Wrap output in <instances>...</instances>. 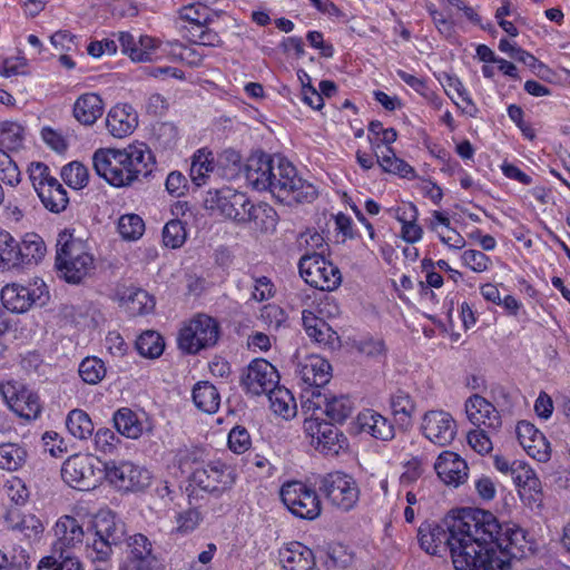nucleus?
<instances>
[{
    "label": "nucleus",
    "instance_id": "36",
    "mask_svg": "<svg viewBox=\"0 0 570 570\" xmlns=\"http://www.w3.org/2000/svg\"><path fill=\"white\" fill-rule=\"evenodd\" d=\"M268 396L273 412L284 419H289L296 413V403L291 391L279 386L271 389L265 393Z\"/></svg>",
    "mask_w": 570,
    "mask_h": 570
},
{
    "label": "nucleus",
    "instance_id": "28",
    "mask_svg": "<svg viewBox=\"0 0 570 570\" xmlns=\"http://www.w3.org/2000/svg\"><path fill=\"white\" fill-rule=\"evenodd\" d=\"M331 370L332 366L325 358L312 355L299 365L298 374L305 384L314 387L312 392L317 393L322 386L330 382L332 377Z\"/></svg>",
    "mask_w": 570,
    "mask_h": 570
},
{
    "label": "nucleus",
    "instance_id": "32",
    "mask_svg": "<svg viewBox=\"0 0 570 570\" xmlns=\"http://www.w3.org/2000/svg\"><path fill=\"white\" fill-rule=\"evenodd\" d=\"M4 522L8 529L17 531L28 539L37 538L43 531L42 523L36 515H21L18 509H8Z\"/></svg>",
    "mask_w": 570,
    "mask_h": 570
},
{
    "label": "nucleus",
    "instance_id": "25",
    "mask_svg": "<svg viewBox=\"0 0 570 570\" xmlns=\"http://www.w3.org/2000/svg\"><path fill=\"white\" fill-rule=\"evenodd\" d=\"M274 155H269L262 150L252 153L244 165V174L246 181L254 189L258 191H265L268 175L271 174V164L273 163Z\"/></svg>",
    "mask_w": 570,
    "mask_h": 570
},
{
    "label": "nucleus",
    "instance_id": "42",
    "mask_svg": "<svg viewBox=\"0 0 570 570\" xmlns=\"http://www.w3.org/2000/svg\"><path fill=\"white\" fill-rule=\"evenodd\" d=\"M19 243L6 230L0 232V272L19 266Z\"/></svg>",
    "mask_w": 570,
    "mask_h": 570
},
{
    "label": "nucleus",
    "instance_id": "63",
    "mask_svg": "<svg viewBox=\"0 0 570 570\" xmlns=\"http://www.w3.org/2000/svg\"><path fill=\"white\" fill-rule=\"evenodd\" d=\"M522 448L528 455L538 462H547L550 459V444L543 433L531 439V441L523 444Z\"/></svg>",
    "mask_w": 570,
    "mask_h": 570
},
{
    "label": "nucleus",
    "instance_id": "26",
    "mask_svg": "<svg viewBox=\"0 0 570 570\" xmlns=\"http://www.w3.org/2000/svg\"><path fill=\"white\" fill-rule=\"evenodd\" d=\"M357 425L361 432L370 434L372 438L387 442L394 439L395 429L393 423L379 412L366 409L358 413Z\"/></svg>",
    "mask_w": 570,
    "mask_h": 570
},
{
    "label": "nucleus",
    "instance_id": "59",
    "mask_svg": "<svg viewBox=\"0 0 570 570\" xmlns=\"http://www.w3.org/2000/svg\"><path fill=\"white\" fill-rule=\"evenodd\" d=\"M95 449L104 454H112L117 450L120 439L108 428L98 429L94 436Z\"/></svg>",
    "mask_w": 570,
    "mask_h": 570
},
{
    "label": "nucleus",
    "instance_id": "30",
    "mask_svg": "<svg viewBox=\"0 0 570 570\" xmlns=\"http://www.w3.org/2000/svg\"><path fill=\"white\" fill-rule=\"evenodd\" d=\"M104 100L98 94L80 95L72 107L75 119L83 126H92L104 114Z\"/></svg>",
    "mask_w": 570,
    "mask_h": 570
},
{
    "label": "nucleus",
    "instance_id": "20",
    "mask_svg": "<svg viewBox=\"0 0 570 570\" xmlns=\"http://www.w3.org/2000/svg\"><path fill=\"white\" fill-rule=\"evenodd\" d=\"M308 404V409H313L314 413L321 411L332 423H343L352 414L354 407L350 396L327 395L322 391L312 392Z\"/></svg>",
    "mask_w": 570,
    "mask_h": 570
},
{
    "label": "nucleus",
    "instance_id": "53",
    "mask_svg": "<svg viewBox=\"0 0 570 570\" xmlns=\"http://www.w3.org/2000/svg\"><path fill=\"white\" fill-rule=\"evenodd\" d=\"M187 238L186 227L179 219L169 220L163 229V242L170 248L181 247Z\"/></svg>",
    "mask_w": 570,
    "mask_h": 570
},
{
    "label": "nucleus",
    "instance_id": "9",
    "mask_svg": "<svg viewBox=\"0 0 570 570\" xmlns=\"http://www.w3.org/2000/svg\"><path fill=\"white\" fill-rule=\"evenodd\" d=\"M282 502L288 511L304 520H315L321 515L322 503L314 489L301 481L284 483L279 492Z\"/></svg>",
    "mask_w": 570,
    "mask_h": 570
},
{
    "label": "nucleus",
    "instance_id": "54",
    "mask_svg": "<svg viewBox=\"0 0 570 570\" xmlns=\"http://www.w3.org/2000/svg\"><path fill=\"white\" fill-rule=\"evenodd\" d=\"M0 180L9 186H17L21 180V173L17 163L2 148H0Z\"/></svg>",
    "mask_w": 570,
    "mask_h": 570
},
{
    "label": "nucleus",
    "instance_id": "23",
    "mask_svg": "<svg viewBox=\"0 0 570 570\" xmlns=\"http://www.w3.org/2000/svg\"><path fill=\"white\" fill-rule=\"evenodd\" d=\"M138 126V114L131 105L118 104L107 114L106 127L115 138H125Z\"/></svg>",
    "mask_w": 570,
    "mask_h": 570
},
{
    "label": "nucleus",
    "instance_id": "49",
    "mask_svg": "<svg viewBox=\"0 0 570 570\" xmlns=\"http://www.w3.org/2000/svg\"><path fill=\"white\" fill-rule=\"evenodd\" d=\"M203 519L204 515L198 508H188L177 513L175 518L176 527L173 529V533L188 535L199 527Z\"/></svg>",
    "mask_w": 570,
    "mask_h": 570
},
{
    "label": "nucleus",
    "instance_id": "62",
    "mask_svg": "<svg viewBox=\"0 0 570 570\" xmlns=\"http://www.w3.org/2000/svg\"><path fill=\"white\" fill-rule=\"evenodd\" d=\"M112 546L108 540L94 534L88 539L86 551L92 561H107L112 553Z\"/></svg>",
    "mask_w": 570,
    "mask_h": 570
},
{
    "label": "nucleus",
    "instance_id": "7",
    "mask_svg": "<svg viewBox=\"0 0 570 570\" xmlns=\"http://www.w3.org/2000/svg\"><path fill=\"white\" fill-rule=\"evenodd\" d=\"M318 491L342 512L353 510L360 500V488L355 479L338 471L322 476L318 482Z\"/></svg>",
    "mask_w": 570,
    "mask_h": 570
},
{
    "label": "nucleus",
    "instance_id": "2",
    "mask_svg": "<svg viewBox=\"0 0 570 570\" xmlns=\"http://www.w3.org/2000/svg\"><path fill=\"white\" fill-rule=\"evenodd\" d=\"M92 163L97 175L117 188L147 179L155 168L153 154L144 145L125 149H98Z\"/></svg>",
    "mask_w": 570,
    "mask_h": 570
},
{
    "label": "nucleus",
    "instance_id": "43",
    "mask_svg": "<svg viewBox=\"0 0 570 570\" xmlns=\"http://www.w3.org/2000/svg\"><path fill=\"white\" fill-rule=\"evenodd\" d=\"M27 450L16 443L0 444V468L17 471L26 463Z\"/></svg>",
    "mask_w": 570,
    "mask_h": 570
},
{
    "label": "nucleus",
    "instance_id": "44",
    "mask_svg": "<svg viewBox=\"0 0 570 570\" xmlns=\"http://www.w3.org/2000/svg\"><path fill=\"white\" fill-rule=\"evenodd\" d=\"M247 223H253L261 232L273 230L276 226V212L267 204H253L248 209Z\"/></svg>",
    "mask_w": 570,
    "mask_h": 570
},
{
    "label": "nucleus",
    "instance_id": "1",
    "mask_svg": "<svg viewBox=\"0 0 570 570\" xmlns=\"http://www.w3.org/2000/svg\"><path fill=\"white\" fill-rule=\"evenodd\" d=\"M420 547L429 554L450 553L455 570H512L511 559L532 551L524 529L500 522L490 511L463 509L441 523L423 522L417 530Z\"/></svg>",
    "mask_w": 570,
    "mask_h": 570
},
{
    "label": "nucleus",
    "instance_id": "24",
    "mask_svg": "<svg viewBox=\"0 0 570 570\" xmlns=\"http://www.w3.org/2000/svg\"><path fill=\"white\" fill-rule=\"evenodd\" d=\"M438 476L448 485L458 487L468 478V464L456 453L442 452L434 464Z\"/></svg>",
    "mask_w": 570,
    "mask_h": 570
},
{
    "label": "nucleus",
    "instance_id": "15",
    "mask_svg": "<svg viewBox=\"0 0 570 570\" xmlns=\"http://www.w3.org/2000/svg\"><path fill=\"white\" fill-rule=\"evenodd\" d=\"M279 383L276 367L264 358L253 360L240 374V386L252 395L265 394Z\"/></svg>",
    "mask_w": 570,
    "mask_h": 570
},
{
    "label": "nucleus",
    "instance_id": "8",
    "mask_svg": "<svg viewBox=\"0 0 570 570\" xmlns=\"http://www.w3.org/2000/svg\"><path fill=\"white\" fill-rule=\"evenodd\" d=\"M236 478L233 466L222 460H213L205 465L193 469L189 480L191 484L200 490L219 498L233 488Z\"/></svg>",
    "mask_w": 570,
    "mask_h": 570
},
{
    "label": "nucleus",
    "instance_id": "58",
    "mask_svg": "<svg viewBox=\"0 0 570 570\" xmlns=\"http://www.w3.org/2000/svg\"><path fill=\"white\" fill-rule=\"evenodd\" d=\"M180 19L193 24V29L197 30L200 27H205L210 21L207 12V6L199 2L197 6L191 4L184 7L180 11Z\"/></svg>",
    "mask_w": 570,
    "mask_h": 570
},
{
    "label": "nucleus",
    "instance_id": "56",
    "mask_svg": "<svg viewBox=\"0 0 570 570\" xmlns=\"http://www.w3.org/2000/svg\"><path fill=\"white\" fill-rule=\"evenodd\" d=\"M28 174L32 187L37 194L47 188L48 184L51 185V181L55 183L58 180L50 174L49 167L40 161L31 163L28 167Z\"/></svg>",
    "mask_w": 570,
    "mask_h": 570
},
{
    "label": "nucleus",
    "instance_id": "57",
    "mask_svg": "<svg viewBox=\"0 0 570 570\" xmlns=\"http://www.w3.org/2000/svg\"><path fill=\"white\" fill-rule=\"evenodd\" d=\"M391 409L395 416L410 419L415 411V402L407 392L399 389L391 395Z\"/></svg>",
    "mask_w": 570,
    "mask_h": 570
},
{
    "label": "nucleus",
    "instance_id": "48",
    "mask_svg": "<svg viewBox=\"0 0 570 570\" xmlns=\"http://www.w3.org/2000/svg\"><path fill=\"white\" fill-rule=\"evenodd\" d=\"M23 144V128L12 121L0 124V148L7 151L18 150Z\"/></svg>",
    "mask_w": 570,
    "mask_h": 570
},
{
    "label": "nucleus",
    "instance_id": "18",
    "mask_svg": "<svg viewBox=\"0 0 570 570\" xmlns=\"http://www.w3.org/2000/svg\"><path fill=\"white\" fill-rule=\"evenodd\" d=\"M45 284L23 286L8 284L2 287L0 298L6 309L13 313H24L38 301H42ZM43 302H41L42 304Z\"/></svg>",
    "mask_w": 570,
    "mask_h": 570
},
{
    "label": "nucleus",
    "instance_id": "17",
    "mask_svg": "<svg viewBox=\"0 0 570 570\" xmlns=\"http://www.w3.org/2000/svg\"><path fill=\"white\" fill-rule=\"evenodd\" d=\"M423 435L439 446L450 444L456 435V423L449 412L432 410L424 414L421 425Z\"/></svg>",
    "mask_w": 570,
    "mask_h": 570
},
{
    "label": "nucleus",
    "instance_id": "47",
    "mask_svg": "<svg viewBox=\"0 0 570 570\" xmlns=\"http://www.w3.org/2000/svg\"><path fill=\"white\" fill-rule=\"evenodd\" d=\"M125 304L132 315H144L155 308L156 302L147 291L136 288L125 297Z\"/></svg>",
    "mask_w": 570,
    "mask_h": 570
},
{
    "label": "nucleus",
    "instance_id": "35",
    "mask_svg": "<svg viewBox=\"0 0 570 570\" xmlns=\"http://www.w3.org/2000/svg\"><path fill=\"white\" fill-rule=\"evenodd\" d=\"M46 253L47 247L43 239L38 234L28 233L19 244V266L38 264Z\"/></svg>",
    "mask_w": 570,
    "mask_h": 570
},
{
    "label": "nucleus",
    "instance_id": "31",
    "mask_svg": "<svg viewBox=\"0 0 570 570\" xmlns=\"http://www.w3.org/2000/svg\"><path fill=\"white\" fill-rule=\"evenodd\" d=\"M303 325L306 334L321 345L334 347L338 341L336 332L323 318L311 312H303Z\"/></svg>",
    "mask_w": 570,
    "mask_h": 570
},
{
    "label": "nucleus",
    "instance_id": "40",
    "mask_svg": "<svg viewBox=\"0 0 570 570\" xmlns=\"http://www.w3.org/2000/svg\"><path fill=\"white\" fill-rule=\"evenodd\" d=\"M66 426L69 433L79 440H87L94 433L95 426L90 416L80 409L69 412Z\"/></svg>",
    "mask_w": 570,
    "mask_h": 570
},
{
    "label": "nucleus",
    "instance_id": "46",
    "mask_svg": "<svg viewBox=\"0 0 570 570\" xmlns=\"http://www.w3.org/2000/svg\"><path fill=\"white\" fill-rule=\"evenodd\" d=\"M78 373L85 383L95 385L104 380L107 368L99 357L88 356L80 362Z\"/></svg>",
    "mask_w": 570,
    "mask_h": 570
},
{
    "label": "nucleus",
    "instance_id": "39",
    "mask_svg": "<svg viewBox=\"0 0 570 570\" xmlns=\"http://www.w3.org/2000/svg\"><path fill=\"white\" fill-rule=\"evenodd\" d=\"M511 476L515 485L523 491H529L530 493L535 494L541 492V482L539 478L525 462L515 460Z\"/></svg>",
    "mask_w": 570,
    "mask_h": 570
},
{
    "label": "nucleus",
    "instance_id": "52",
    "mask_svg": "<svg viewBox=\"0 0 570 570\" xmlns=\"http://www.w3.org/2000/svg\"><path fill=\"white\" fill-rule=\"evenodd\" d=\"M61 178L69 187L80 189L88 183V170L82 164L72 161L62 167Z\"/></svg>",
    "mask_w": 570,
    "mask_h": 570
},
{
    "label": "nucleus",
    "instance_id": "38",
    "mask_svg": "<svg viewBox=\"0 0 570 570\" xmlns=\"http://www.w3.org/2000/svg\"><path fill=\"white\" fill-rule=\"evenodd\" d=\"M114 424L118 433L128 439H138L144 431L137 414L128 407H121L114 414Z\"/></svg>",
    "mask_w": 570,
    "mask_h": 570
},
{
    "label": "nucleus",
    "instance_id": "13",
    "mask_svg": "<svg viewBox=\"0 0 570 570\" xmlns=\"http://www.w3.org/2000/svg\"><path fill=\"white\" fill-rule=\"evenodd\" d=\"M104 478L120 490L138 491L149 485L151 475L147 469L129 461H108L104 462Z\"/></svg>",
    "mask_w": 570,
    "mask_h": 570
},
{
    "label": "nucleus",
    "instance_id": "29",
    "mask_svg": "<svg viewBox=\"0 0 570 570\" xmlns=\"http://www.w3.org/2000/svg\"><path fill=\"white\" fill-rule=\"evenodd\" d=\"M95 535L108 540L111 544H119L126 534L125 523L110 511H99L91 525Z\"/></svg>",
    "mask_w": 570,
    "mask_h": 570
},
{
    "label": "nucleus",
    "instance_id": "16",
    "mask_svg": "<svg viewBox=\"0 0 570 570\" xmlns=\"http://www.w3.org/2000/svg\"><path fill=\"white\" fill-rule=\"evenodd\" d=\"M397 138L394 128H385L376 141H372L375 150L376 161L385 173L399 175L402 178H415V170L405 160L396 157L390 147Z\"/></svg>",
    "mask_w": 570,
    "mask_h": 570
},
{
    "label": "nucleus",
    "instance_id": "12",
    "mask_svg": "<svg viewBox=\"0 0 570 570\" xmlns=\"http://www.w3.org/2000/svg\"><path fill=\"white\" fill-rule=\"evenodd\" d=\"M0 394L17 415L28 421L36 420L42 410L40 399L36 392L18 381H8L0 384Z\"/></svg>",
    "mask_w": 570,
    "mask_h": 570
},
{
    "label": "nucleus",
    "instance_id": "10",
    "mask_svg": "<svg viewBox=\"0 0 570 570\" xmlns=\"http://www.w3.org/2000/svg\"><path fill=\"white\" fill-rule=\"evenodd\" d=\"M299 275L312 287L334 291L342 282L340 268L320 253L304 254L298 262Z\"/></svg>",
    "mask_w": 570,
    "mask_h": 570
},
{
    "label": "nucleus",
    "instance_id": "61",
    "mask_svg": "<svg viewBox=\"0 0 570 570\" xmlns=\"http://www.w3.org/2000/svg\"><path fill=\"white\" fill-rule=\"evenodd\" d=\"M297 244L301 250H305L304 254L320 253L323 255L327 247L323 235L316 230L302 233L297 239Z\"/></svg>",
    "mask_w": 570,
    "mask_h": 570
},
{
    "label": "nucleus",
    "instance_id": "22",
    "mask_svg": "<svg viewBox=\"0 0 570 570\" xmlns=\"http://www.w3.org/2000/svg\"><path fill=\"white\" fill-rule=\"evenodd\" d=\"M465 412L469 421L478 428L484 426L498 431L502 424L498 410L479 394H473L466 400Z\"/></svg>",
    "mask_w": 570,
    "mask_h": 570
},
{
    "label": "nucleus",
    "instance_id": "5",
    "mask_svg": "<svg viewBox=\"0 0 570 570\" xmlns=\"http://www.w3.org/2000/svg\"><path fill=\"white\" fill-rule=\"evenodd\" d=\"M278 179L274 183L272 195L281 203H312L318 191L309 181L303 179L295 166L286 158L278 159Z\"/></svg>",
    "mask_w": 570,
    "mask_h": 570
},
{
    "label": "nucleus",
    "instance_id": "45",
    "mask_svg": "<svg viewBox=\"0 0 570 570\" xmlns=\"http://www.w3.org/2000/svg\"><path fill=\"white\" fill-rule=\"evenodd\" d=\"M165 343L163 337L155 331H146L138 336L136 348L144 357L156 358L164 352Z\"/></svg>",
    "mask_w": 570,
    "mask_h": 570
},
{
    "label": "nucleus",
    "instance_id": "6",
    "mask_svg": "<svg viewBox=\"0 0 570 570\" xmlns=\"http://www.w3.org/2000/svg\"><path fill=\"white\" fill-rule=\"evenodd\" d=\"M61 476L73 489H95L104 479V462L91 454H73L63 462Z\"/></svg>",
    "mask_w": 570,
    "mask_h": 570
},
{
    "label": "nucleus",
    "instance_id": "50",
    "mask_svg": "<svg viewBox=\"0 0 570 570\" xmlns=\"http://www.w3.org/2000/svg\"><path fill=\"white\" fill-rule=\"evenodd\" d=\"M117 229L126 240H137L145 232V223L137 214H126L118 219Z\"/></svg>",
    "mask_w": 570,
    "mask_h": 570
},
{
    "label": "nucleus",
    "instance_id": "14",
    "mask_svg": "<svg viewBox=\"0 0 570 570\" xmlns=\"http://www.w3.org/2000/svg\"><path fill=\"white\" fill-rule=\"evenodd\" d=\"M305 432L312 438L315 449L325 455H337L346 444L345 435L332 422L312 416L304 422Z\"/></svg>",
    "mask_w": 570,
    "mask_h": 570
},
{
    "label": "nucleus",
    "instance_id": "41",
    "mask_svg": "<svg viewBox=\"0 0 570 570\" xmlns=\"http://www.w3.org/2000/svg\"><path fill=\"white\" fill-rule=\"evenodd\" d=\"M214 170V158L212 153L204 149L197 150L191 159L190 178L196 186L206 184V179Z\"/></svg>",
    "mask_w": 570,
    "mask_h": 570
},
{
    "label": "nucleus",
    "instance_id": "21",
    "mask_svg": "<svg viewBox=\"0 0 570 570\" xmlns=\"http://www.w3.org/2000/svg\"><path fill=\"white\" fill-rule=\"evenodd\" d=\"M127 557L120 570H154L156 557L153 554V543L141 534L136 533L128 538Z\"/></svg>",
    "mask_w": 570,
    "mask_h": 570
},
{
    "label": "nucleus",
    "instance_id": "51",
    "mask_svg": "<svg viewBox=\"0 0 570 570\" xmlns=\"http://www.w3.org/2000/svg\"><path fill=\"white\" fill-rule=\"evenodd\" d=\"M29 553L18 547L9 552L0 550V570H29Z\"/></svg>",
    "mask_w": 570,
    "mask_h": 570
},
{
    "label": "nucleus",
    "instance_id": "3",
    "mask_svg": "<svg viewBox=\"0 0 570 570\" xmlns=\"http://www.w3.org/2000/svg\"><path fill=\"white\" fill-rule=\"evenodd\" d=\"M57 275L68 284L79 285L96 271V258L86 242L61 234L56 250Z\"/></svg>",
    "mask_w": 570,
    "mask_h": 570
},
{
    "label": "nucleus",
    "instance_id": "64",
    "mask_svg": "<svg viewBox=\"0 0 570 570\" xmlns=\"http://www.w3.org/2000/svg\"><path fill=\"white\" fill-rule=\"evenodd\" d=\"M250 435L244 426H235L228 434V446L237 454L246 452L250 446Z\"/></svg>",
    "mask_w": 570,
    "mask_h": 570
},
{
    "label": "nucleus",
    "instance_id": "4",
    "mask_svg": "<svg viewBox=\"0 0 570 570\" xmlns=\"http://www.w3.org/2000/svg\"><path fill=\"white\" fill-rule=\"evenodd\" d=\"M56 540L52 553L43 558L38 570H82L73 550L82 544L85 531L79 521L70 515H62L53 527Z\"/></svg>",
    "mask_w": 570,
    "mask_h": 570
},
{
    "label": "nucleus",
    "instance_id": "37",
    "mask_svg": "<svg viewBox=\"0 0 570 570\" xmlns=\"http://www.w3.org/2000/svg\"><path fill=\"white\" fill-rule=\"evenodd\" d=\"M37 195L43 207L55 214L63 212L69 204L68 193L58 180L51 181V185L48 184L47 188Z\"/></svg>",
    "mask_w": 570,
    "mask_h": 570
},
{
    "label": "nucleus",
    "instance_id": "19",
    "mask_svg": "<svg viewBox=\"0 0 570 570\" xmlns=\"http://www.w3.org/2000/svg\"><path fill=\"white\" fill-rule=\"evenodd\" d=\"M210 203V207L219 210L226 218L238 223H247L249 218L248 209L252 202L244 193L229 188L216 190Z\"/></svg>",
    "mask_w": 570,
    "mask_h": 570
},
{
    "label": "nucleus",
    "instance_id": "60",
    "mask_svg": "<svg viewBox=\"0 0 570 570\" xmlns=\"http://www.w3.org/2000/svg\"><path fill=\"white\" fill-rule=\"evenodd\" d=\"M170 53L188 66L198 67L202 65L205 53L197 48L183 45L178 41L170 43Z\"/></svg>",
    "mask_w": 570,
    "mask_h": 570
},
{
    "label": "nucleus",
    "instance_id": "33",
    "mask_svg": "<svg viewBox=\"0 0 570 570\" xmlns=\"http://www.w3.org/2000/svg\"><path fill=\"white\" fill-rule=\"evenodd\" d=\"M191 396L195 406L205 413L213 414L219 409L220 394L216 386L207 381L196 383Z\"/></svg>",
    "mask_w": 570,
    "mask_h": 570
},
{
    "label": "nucleus",
    "instance_id": "55",
    "mask_svg": "<svg viewBox=\"0 0 570 570\" xmlns=\"http://www.w3.org/2000/svg\"><path fill=\"white\" fill-rule=\"evenodd\" d=\"M4 491L8 500L14 504V509L26 505L30 498V491L26 483L17 476L8 480L4 484Z\"/></svg>",
    "mask_w": 570,
    "mask_h": 570
},
{
    "label": "nucleus",
    "instance_id": "34",
    "mask_svg": "<svg viewBox=\"0 0 570 570\" xmlns=\"http://www.w3.org/2000/svg\"><path fill=\"white\" fill-rule=\"evenodd\" d=\"M419 217L417 207L410 203L407 209L397 207L395 209V218L402 224V238L409 243L414 244L423 236V229L416 224Z\"/></svg>",
    "mask_w": 570,
    "mask_h": 570
},
{
    "label": "nucleus",
    "instance_id": "11",
    "mask_svg": "<svg viewBox=\"0 0 570 570\" xmlns=\"http://www.w3.org/2000/svg\"><path fill=\"white\" fill-rule=\"evenodd\" d=\"M219 337L217 321L206 314H198L180 330L179 348L188 354H196L202 348L214 346Z\"/></svg>",
    "mask_w": 570,
    "mask_h": 570
},
{
    "label": "nucleus",
    "instance_id": "27",
    "mask_svg": "<svg viewBox=\"0 0 570 570\" xmlns=\"http://www.w3.org/2000/svg\"><path fill=\"white\" fill-rule=\"evenodd\" d=\"M278 559L285 570H312L315 567L313 551L297 541L289 542L279 549Z\"/></svg>",
    "mask_w": 570,
    "mask_h": 570
}]
</instances>
